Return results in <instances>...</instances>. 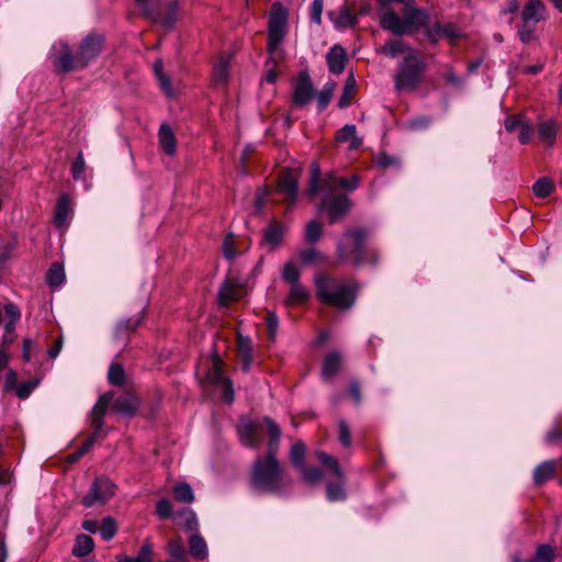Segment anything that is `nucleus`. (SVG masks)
Masks as SVG:
<instances>
[{
  "mask_svg": "<svg viewBox=\"0 0 562 562\" xmlns=\"http://www.w3.org/2000/svg\"><path fill=\"white\" fill-rule=\"evenodd\" d=\"M379 7L381 8L382 10V13L380 14V19H379V22L381 23V20L383 18V15L386 13V12H390V11H393L390 5L392 3H401L404 5V9H403V16L402 18H405L406 16V12L407 10L409 9H418L417 7H414V0H376Z\"/></svg>",
  "mask_w": 562,
  "mask_h": 562,
  "instance_id": "nucleus-38",
  "label": "nucleus"
},
{
  "mask_svg": "<svg viewBox=\"0 0 562 562\" xmlns=\"http://www.w3.org/2000/svg\"><path fill=\"white\" fill-rule=\"evenodd\" d=\"M173 495L180 503L190 504L194 501V494L188 483H178L173 486Z\"/></svg>",
  "mask_w": 562,
  "mask_h": 562,
  "instance_id": "nucleus-39",
  "label": "nucleus"
},
{
  "mask_svg": "<svg viewBox=\"0 0 562 562\" xmlns=\"http://www.w3.org/2000/svg\"><path fill=\"white\" fill-rule=\"evenodd\" d=\"M177 516L183 517V526L186 530L198 532L199 522L195 513L192 509L186 508L177 513Z\"/></svg>",
  "mask_w": 562,
  "mask_h": 562,
  "instance_id": "nucleus-44",
  "label": "nucleus"
},
{
  "mask_svg": "<svg viewBox=\"0 0 562 562\" xmlns=\"http://www.w3.org/2000/svg\"><path fill=\"white\" fill-rule=\"evenodd\" d=\"M283 237V228L279 224H272L265 233L266 241L278 245Z\"/></svg>",
  "mask_w": 562,
  "mask_h": 562,
  "instance_id": "nucleus-52",
  "label": "nucleus"
},
{
  "mask_svg": "<svg viewBox=\"0 0 562 562\" xmlns=\"http://www.w3.org/2000/svg\"><path fill=\"white\" fill-rule=\"evenodd\" d=\"M368 232L364 228L347 229L337 245V257L341 263L350 262L356 267L363 263L375 265L379 256L367 248Z\"/></svg>",
  "mask_w": 562,
  "mask_h": 562,
  "instance_id": "nucleus-4",
  "label": "nucleus"
},
{
  "mask_svg": "<svg viewBox=\"0 0 562 562\" xmlns=\"http://www.w3.org/2000/svg\"><path fill=\"white\" fill-rule=\"evenodd\" d=\"M167 562H188V557L180 539H175L167 544Z\"/></svg>",
  "mask_w": 562,
  "mask_h": 562,
  "instance_id": "nucleus-30",
  "label": "nucleus"
},
{
  "mask_svg": "<svg viewBox=\"0 0 562 562\" xmlns=\"http://www.w3.org/2000/svg\"><path fill=\"white\" fill-rule=\"evenodd\" d=\"M310 300V292L302 283L290 284L289 295L284 300L286 306L301 305Z\"/></svg>",
  "mask_w": 562,
  "mask_h": 562,
  "instance_id": "nucleus-24",
  "label": "nucleus"
},
{
  "mask_svg": "<svg viewBox=\"0 0 562 562\" xmlns=\"http://www.w3.org/2000/svg\"><path fill=\"white\" fill-rule=\"evenodd\" d=\"M341 366V355L338 351L329 352L323 362L322 373L324 378H333Z\"/></svg>",
  "mask_w": 562,
  "mask_h": 562,
  "instance_id": "nucleus-29",
  "label": "nucleus"
},
{
  "mask_svg": "<svg viewBox=\"0 0 562 562\" xmlns=\"http://www.w3.org/2000/svg\"><path fill=\"white\" fill-rule=\"evenodd\" d=\"M114 394L105 392L102 394L91 411V427L93 430L101 431L103 427V417L108 411L109 405L112 403Z\"/></svg>",
  "mask_w": 562,
  "mask_h": 562,
  "instance_id": "nucleus-17",
  "label": "nucleus"
},
{
  "mask_svg": "<svg viewBox=\"0 0 562 562\" xmlns=\"http://www.w3.org/2000/svg\"><path fill=\"white\" fill-rule=\"evenodd\" d=\"M101 431L93 430V432L88 437V439L82 443V446L78 449L79 456H85L98 440Z\"/></svg>",
  "mask_w": 562,
  "mask_h": 562,
  "instance_id": "nucleus-63",
  "label": "nucleus"
},
{
  "mask_svg": "<svg viewBox=\"0 0 562 562\" xmlns=\"http://www.w3.org/2000/svg\"><path fill=\"white\" fill-rule=\"evenodd\" d=\"M305 452L306 448L303 442L299 441L292 446L290 457L296 469H301L305 465Z\"/></svg>",
  "mask_w": 562,
  "mask_h": 562,
  "instance_id": "nucleus-43",
  "label": "nucleus"
},
{
  "mask_svg": "<svg viewBox=\"0 0 562 562\" xmlns=\"http://www.w3.org/2000/svg\"><path fill=\"white\" fill-rule=\"evenodd\" d=\"M338 432L339 442L345 448H349L351 446V431L346 420L338 422Z\"/></svg>",
  "mask_w": 562,
  "mask_h": 562,
  "instance_id": "nucleus-54",
  "label": "nucleus"
},
{
  "mask_svg": "<svg viewBox=\"0 0 562 562\" xmlns=\"http://www.w3.org/2000/svg\"><path fill=\"white\" fill-rule=\"evenodd\" d=\"M139 404V397L134 392H124L113 401V409L123 416H134Z\"/></svg>",
  "mask_w": 562,
  "mask_h": 562,
  "instance_id": "nucleus-15",
  "label": "nucleus"
},
{
  "mask_svg": "<svg viewBox=\"0 0 562 562\" xmlns=\"http://www.w3.org/2000/svg\"><path fill=\"white\" fill-rule=\"evenodd\" d=\"M86 162L80 151L71 165V175L75 180H83L86 175Z\"/></svg>",
  "mask_w": 562,
  "mask_h": 562,
  "instance_id": "nucleus-50",
  "label": "nucleus"
},
{
  "mask_svg": "<svg viewBox=\"0 0 562 562\" xmlns=\"http://www.w3.org/2000/svg\"><path fill=\"white\" fill-rule=\"evenodd\" d=\"M525 120H526V116H524V115L508 116L505 120V128H506V131L509 132V133L518 131L519 126L522 124V122Z\"/></svg>",
  "mask_w": 562,
  "mask_h": 562,
  "instance_id": "nucleus-60",
  "label": "nucleus"
},
{
  "mask_svg": "<svg viewBox=\"0 0 562 562\" xmlns=\"http://www.w3.org/2000/svg\"><path fill=\"white\" fill-rule=\"evenodd\" d=\"M360 178L352 175L350 178L338 177L335 172H327L321 178V169L316 162L312 165L308 194H322L319 210H326L330 224L340 221L351 209V201L346 194L337 193L339 189L353 191L358 188Z\"/></svg>",
  "mask_w": 562,
  "mask_h": 562,
  "instance_id": "nucleus-2",
  "label": "nucleus"
},
{
  "mask_svg": "<svg viewBox=\"0 0 562 562\" xmlns=\"http://www.w3.org/2000/svg\"><path fill=\"white\" fill-rule=\"evenodd\" d=\"M265 427L270 436L268 454L255 460L250 484L257 492L279 493L283 490L285 483L283 471L276 458L281 435L278 425L272 419L265 417L262 420L241 424L238 427V435L244 446L258 447L262 441L261 431Z\"/></svg>",
  "mask_w": 562,
  "mask_h": 562,
  "instance_id": "nucleus-1",
  "label": "nucleus"
},
{
  "mask_svg": "<svg viewBox=\"0 0 562 562\" xmlns=\"http://www.w3.org/2000/svg\"><path fill=\"white\" fill-rule=\"evenodd\" d=\"M562 464V460H547L540 463L533 471V481L537 485L547 482L554 474L557 468Z\"/></svg>",
  "mask_w": 562,
  "mask_h": 562,
  "instance_id": "nucleus-22",
  "label": "nucleus"
},
{
  "mask_svg": "<svg viewBox=\"0 0 562 562\" xmlns=\"http://www.w3.org/2000/svg\"><path fill=\"white\" fill-rule=\"evenodd\" d=\"M518 131H519V135H518L519 142L521 144H528L531 140V137L533 135V127L527 119L519 126Z\"/></svg>",
  "mask_w": 562,
  "mask_h": 562,
  "instance_id": "nucleus-57",
  "label": "nucleus"
},
{
  "mask_svg": "<svg viewBox=\"0 0 562 562\" xmlns=\"http://www.w3.org/2000/svg\"><path fill=\"white\" fill-rule=\"evenodd\" d=\"M99 531L104 540L112 539L117 531L115 520L112 517L103 518L99 527Z\"/></svg>",
  "mask_w": 562,
  "mask_h": 562,
  "instance_id": "nucleus-46",
  "label": "nucleus"
},
{
  "mask_svg": "<svg viewBox=\"0 0 562 562\" xmlns=\"http://www.w3.org/2000/svg\"><path fill=\"white\" fill-rule=\"evenodd\" d=\"M103 47V37L98 34L87 35L79 44L77 50V63L85 68L91 60L97 58Z\"/></svg>",
  "mask_w": 562,
  "mask_h": 562,
  "instance_id": "nucleus-11",
  "label": "nucleus"
},
{
  "mask_svg": "<svg viewBox=\"0 0 562 562\" xmlns=\"http://www.w3.org/2000/svg\"><path fill=\"white\" fill-rule=\"evenodd\" d=\"M299 257L304 265H312L325 260L324 255L315 248L302 250Z\"/></svg>",
  "mask_w": 562,
  "mask_h": 562,
  "instance_id": "nucleus-49",
  "label": "nucleus"
},
{
  "mask_svg": "<svg viewBox=\"0 0 562 562\" xmlns=\"http://www.w3.org/2000/svg\"><path fill=\"white\" fill-rule=\"evenodd\" d=\"M49 58L56 71L59 74L82 69L77 63V54L74 55L70 46L64 41H59L52 46Z\"/></svg>",
  "mask_w": 562,
  "mask_h": 562,
  "instance_id": "nucleus-9",
  "label": "nucleus"
},
{
  "mask_svg": "<svg viewBox=\"0 0 562 562\" xmlns=\"http://www.w3.org/2000/svg\"><path fill=\"white\" fill-rule=\"evenodd\" d=\"M430 15L425 9H409L405 18H401L395 11L386 12L381 20V27L396 36L412 35L423 30L427 40L436 43L446 36L456 38L457 31L451 25L429 24Z\"/></svg>",
  "mask_w": 562,
  "mask_h": 562,
  "instance_id": "nucleus-3",
  "label": "nucleus"
},
{
  "mask_svg": "<svg viewBox=\"0 0 562 562\" xmlns=\"http://www.w3.org/2000/svg\"><path fill=\"white\" fill-rule=\"evenodd\" d=\"M324 0H313L311 7V19L316 24H321L322 22V12H323Z\"/></svg>",
  "mask_w": 562,
  "mask_h": 562,
  "instance_id": "nucleus-61",
  "label": "nucleus"
},
{
  "mask_svg": "<svg viewBox=\"0 0 562 562\" xmlns=\"http://www.w3.org/2000/svg\"><path fill=\"white\" fill-rule=\"evenodd\" d=\"M547 19V7L542 0H528L521 10V25L518 30L519 38L527 44L536 38V25Z\"/></svg>",
  "mask_w": 562,
  "mask_h": 562,
  "instance_id": "nucleus-7",
  "label": "nucleus"
},
{
  "mask_svg": "<svg viewBox=\"0 0 562 562\" xmlns=\"http://www.w3.org/2000/svg\"><path fill=\"white\" fill-rule=\"evenodd\" d=\"M189 549L193 558L205 560L209 555L207 544L199 532H193L189 538Z\"/></svg>",
  "mask_w": 562,
  "mask_h": 562,
  "instance_id": "nucleus-27",
  "label": "nucleus"
},
{
  "mask_svg": "<svg viewBox=\"0 0 562 562\" xmlns=\"http://www.w3.org/2000/svg\"><path fill=\"white\" fill-rule=\"evenodd\" d=\"M326 60L328 65V69L331 74L339 75L345 69L346 64V52L345 49L336 45L330 48V50L326 55Z\"/></svg>",
  "mask_w": 562,
  "mask_h": 562,
  "instance_id": "nucleus-21",
  "label": "nucleus"
},
{
  "mask_svg": "<svg viewBox=\"0 0 562 562\" xmlns=\"http://www.w3.org/2000/svg\"><path fill=\"white\" fill-rule=\"evenodd\" d=\"M236 350L238 360L241 362V370L248 372L254 360V346L249 337L237 334Z\"/></svg>",
  "mask_w": 562,
  "mask_h": 562,
  "instance_id": "nucleus-18",
  "label": "nucleus"
},
{
  "mask_svg": "<svg viewBox=\"0 0 562 562\" xmlns=\"http://www.w3.org/2000/svg\"><path fill=\"white\" fill-rule=\"evenodd\" d=\"M346 480H337L336 483H328L326 485V496L330 502H340L346 499L345 491Z\"/></svg>",
  "mask_w": 562,
  "mask_h": 562,
  "instance_id": "nucleus-36",
  "label": "nucleus"
},
{
  "mask_svg": "<svg viewBox=\"0 0 562 562\" xmlns=\"http://www.w3.org/2000/svg\"><path fill=\"white\" fill-rule=\"evenodd\" d=\"M93 550V539L88 535H79L72 548V554L78 558L88 555Z\"/></svg>",
  "mask_w": 562,
  "mask_h": 562,
  "instance_id": "nucleus-31",
  "label": "nucleus"
},
{
  "mask_svg": "<svg viewBox=\"0 0 562 562\" xmlns=\"http://www.w3.org/2000/svg\"><path fill=\"white\" fill-rule=\"evenodd\" d=\"M533 193L539 198H547L553 190V183L548 178H540L532 187Z\"/></svg>",
  "mask_w": 562,
  "mask_h": 562,
  "instance_id": "nucleus-47",
  "label": "nucleus"
},
{
  "mask_svg": "<svg viewBox=\"0 0 562 562\" xmlns=\"http://www.w3.org/2000/svg\"><path fill=\"white\" fill-rule=\"evenodd\" d=\"M314 95L315 91L308 72H299L293 88V105L304 108L310 103Z\"/></svg>",
  "mask_w": 562,
  "mask_h": 562,
  "instance_id": "nucleus-13",
  "label": "nucleus"
},
{
  "mask_svg": "<svg viewBox=\"0 0 562 562\" xmlns=\"http://www.w3.org/2000/svg\"><path fill=\"white\" fill-rule=\"evenodd\" d=\"M143 312L137 313L128 318L119 321L114 328V338L116 340L126 341L130 335L135 331L143 323Z\"/></svg>",
  "mask_w": 562,
  "mask_h": 562,
  "instance_id": "nucleus-16",
  "label": "nucleus"
},
{
  "mask_svg": "<svg viewBox=\"0 0 562 562\" xmlns=\"http://www.w3.org/2000/svg\"><path fill=\"white\" fill-rule=\"evenodd\" d=\"M546 440L548 443H557L562 440V428L560 426H554L550 429L546 436Z\"/></svg>",
  "mask_w": 562,
  "mask_h": 562,
  "instance_id": "nucleus-64",
  "label": "nucleus"
},
{
  "mask_svg": "<svg viewBox=\"0 0 562 562\" xmlns=\"http://www.w3.org/2000/svg\"><path fill=\"white\" fill-rule=\"evenodd\" d=\"M222 249L225 258L232 260L236 257V243L233 234L226 235L223 240Z\"/></svg>",
  "mask_w": 562,
  "mask_h": 562,
  "instance_id": "nucleus-55",
  "label": "nucleus"
},
{
  "mask_svg": "<svg viewBox=\"0 0 562 562\" xmlns=\"http://www.w3.org/2000/svg\"><path fill=\"white\" fill-rule=\"evenodd\" d=\"M126 374L124 368L120 363H112L109 368L108 380L114 386H122L125 382Z\"/></svg>",
  "mask_w": 562,
  "mask_h": 562,
  "instance_id": "nucleus-40",
  "label": "nucleus"
},
{
  "mask_svg": "<svg viewBox=\"0 0 562 562\" xmlns=\"http://www.w3.org/2000/svg\"><path fill=\"white\" fill-rule=\"evenodd\" d=\"M356 90H357V82L355 80L353 75L350 74L348 76V78L346 79L342 94L340 95L339 101H338V106L340 109H345L350 105L351 99H352L353 94L356 93Z\"/></svg>",
  "mask_w": 562,
  "mask_h": 562,
  "instance_id": "nucleus-33",
  "label": "nucleus"
},
{
  "mask_svg": "<svg viewBox=\"0 0 562 562\" xmlns=\"http://www.w3.org/2000/svg\"><path fill=\"white\" fill-rule=\"evenodd\" d=\"M316 458L319 461V463L326 469L327 473L330 475H334L336 480H342L344 479V471L337 460V458L324 452V451H317Z\"/></svg>",
  "mask_w": 562,
  "mask_h": 562,
  "instance_id": "nucleus-23",
  "label": "nucleus"
},
{
  "mask_svg": "<svg viewBox=\"0 0 562 562\" xmlns=\"http://www.w3.org/2000/svg\"><path fill=\"white\" fill-rule=\"evenodd\" d=\"M278 194L282 195L283 201L293 205L297 196V178L290 170H283L280 173L277 187Z\"/></svg>",
  "mask_w": 562,
  "mask_h": 562,
  "instance_id": "nucleus-14",
  "label": "nucleus"
},
{
  "mask_svg": "<svg viewBox=\"0 0 562 562\" xmlns=\"http://www.w3.org/2000/svg\"><path fill=\"white\" fill-rule=\"evenodd\" d=\"M38 381L37 380H31L27 382H24L16 387V395L19 398H26L30 396L32 391L37 386Z\"/></svg>",
  "mask_w": 562,
  "mask_h": 562,
  "instance_id": "nucleus-59",
  "label": "nucleus"
},
{
  "mask_svg": "<svg viewBox=\"0 0 562 562\" xmlns=\"http://www.w3.org/2000/svg\"><path fill=\"white\" fill-rule=\"evenodd\" d=\"M115 485L106 477H97L82 498L85 507L105 504L115 493Z\"/></svg>",
  "mask_w": 562,
  "mask_h": 562,
  "instance_id": "nucleus-10",
  "label": "nucleus"
},
{
  "mask_svg": "<svg viewBox=\"0 0 562 562\" xmlns=\"http://www.w3.org/2000/svg\"><path fill=\"white\" fill-rule=\"evenodd\" d=\"M286 16L283 12H273L269 21L268 50L269 60L267 65L272 63L273 67L278 61L283 59V50L280 44L285 35Z\"/></svg>",
  "mask_w": 562,
  "mask_h": 562,
  "instance_id": "nucleus-8",
  "label": "nucleus"
},
{
  "mask_svg": "<svg viewBox=\"0 0 562 562\" xmlns=\"http://www.w3.org/2000/svg\"><path fill=\"white\" fill-rule=\"evenodd\" d=\"M533 558L539 562H552L555 559V550L550 544H541L537 548Z\"/></svg>",
  "mask_w": 562,
  "mask_h": 562,
  "instance_id": "nucleus-48",
  "label": "nucleus"
},
{
  "mask_svg": "<svg viewBox=\"0 0 562 562\" xmlns=\"http://www.w3.org/2000/svg\"><path fill=\"white\" fill-rule=\"evenodd\" d=\"M178 20V5L176 2L169 4V8L162 19V24L166 27H172Z\"/></svg>",
  "mask_w": 562,
  "mask_h": 562,
  "instance_id": "nucleus-58",
  "label": "nucleus"
},
{
  "mask_svg": "<svg viewBox=\"0 0 562 562\" xmlns=\"http://www.w3.org/2000/svg\"><path fill=\"white\" fill-rule=\"evenodd\" d=\"M322 226L318 222L312 221L306 225L305 228V239L310 244L316 243L322 235Z\"/></svg>",
  "mask_w": 562,
  "mask_h": 562,
  "instance_id": "nucleus-51",
  "label": "nucleus"
},
{
  "mask_svg": "<svg viewBox=\"0 0 562 562\" xmlns=\"http://www.w3.org/2000/svg\"><path fill=\"white\" fill-rule=\"evenodd\" d=\"M301 477L308 484H317L323 480L324 473L316 467H306L299 469Z\"/></svg>",
  "mask_w": 562,
  "mask_h": 562,
  "instance_id": "nucleus-42",
  "label": "nucleus"
},
{
  "mask_svg": "<svg viewBox=\"0 0 562 562\" xmlns=\"http://www.w3.org/2000/svg\"><path fill=\"white\" fill-rule=\"evenodd\" d=\"M159 143L167 155L176 153V137L169 125L162 124L159 128Z\"/></svg>",
  "mask_w": 562,
  "mask_h": 562,
  "instance_id": "nucleus-28",
  "label": "nucleus"
},
{
  "mask_svg": "<svg viewBox=\"0 0 562 562\" xmlns=\"http://www.w3.org/2000/svg\"><path fill=\"white\" fill-rule=\"evenodd\" d=\"M71 213L70 199L67 194L59 196L54 215V223L57 227H61Z\"/></svg>",
  "mask_w": 562,
  "mask_h": 562,
  "instance_id": "nucleus-25",
  "label": "nucleus"
},
{
  "mask_svg": "<svg viewBox=\"0 0 562 562\" xmlns=\"http://www.w3.org/2000/svg\"><path fill=\"white\" fill-rule=\"evenodd\" d=\"M47 283L50 285V286H58L60 285L64 280H65V271H64V267L58 263V262H54L48 272H47Z\"/></svg>",
  "mask_w": 562,
  "mask_h": 562,
  "instance_id": "nucleus-41",
  "label": "nucleus"
},
{
  "mask_svg": "<svg viewBox=\"0 0 562 562\" xmlns=\"http://www.w3.org/2000/svg\"><path fill=\"white\" fill-rule=\"evenodd\" d=\"M156 514L160 519H167L172 515V505L167 498L158 501L156 506Z\"/></svg>",
  "mask_w": 562,
  "mask_h": 562,
  "instance_id": "nucleus-56",
  "label": "nucleus"
},
{
  "mask_svg": "<svg viewBox=\"0 0 562 562\" xmlns=\"http://www.w3.org/2000/svg\"><path fill=\"white\" fill-rule=\"evenodd\" d=\"M378 54L395 58L401 54H417L415 49L402 40H389L376 49Z\"/></svg>",
  "mask_w": 562,
  "mask_h": 562,
  "instance_id": "nucleus-20",
  "label": "nucleus"
},
{
  "mask_svg": "<svg viewBox=\"0 0 562 562\" xmlns=\"http://www.w3.org/2000/svg\"><path fill=\"white\" fill-rule=\"evenodd\" d=\"M316 294L324 304L349 310L356 302L357 286L352 281L321 274L316 278Z\"/></svg>",
  "mask_w": 562,
  "mask_h": 562,
  "instance_id": "nucleus-5",
  "label": "nucleus"
},
{
  "mask_svg": "<svg viewBox=\"0 0 562 562\" xmlns=\"http://www.w3.org/2000/svg\"><path fill=\"white\" fill-rule=\"evenodd\" d=\"M282 277L289 284L299 283L300 270L293 262H286L283 268Z\"/></svg>",
  "mask_w": 562,
  "mask_h": 562,
  "instance_id": "nucleus-53",
  "label": "nucleus"
},
{
  "mask_svg": "<svg viewBox=\"0 0 562 562\" xmlns=\"http://www.w3.org/2000/svg\"><path fill=\"white\" fill-rule=\"evenodd\" d=\"M338 142H348L350 140V149H356L361 145V139L357 136V131L355 125H345L337 133Z\"/></svg>",
  "mask_w": 562,
  "mask_h": 562,
  "instance_id": "nucleus-32",
  "label": "nucleus"
},
{
  "mask_svg": "<svg viewBox=\"0 0 562 562\" xmlns=\"http://www.w3.org/2000/svg\"><path fill=\"white\" fill-rule=\"evenodd\" d=\"M427 64L418 54L406 55L397 65L393 76L394 88L397 92H413L423 82Z\"/></svg>",
  "mask_w": 562,
  "mask_h": 562,
  "instance_id": "nucleus-6",
  "label": "nucleus"
},
{
  "mask_svg": "<svg viewBox=\"0 0 562 562\" xmlns=\"http://www.w3.org/2000/svg\"><path fill=\"white\" fill-rule=\"evenodd\" d=\"M154 71L159 80L161 89L166 94L171 95V83L167 75L164 74V64L160 59L154 64Z\"/></svg>",
  "mask_w": 562,
  "mask_h": 562,
  "instance_id": "nucleus-45",
  "label": "nucleus"
},
{
  "mask_svg": "<svg viewBox=\"0 0 562 562\" xmlns=\"http://www.w3.org/2000/svg\"><path fill=\"white\" fill-rule=\"evenodd\" d=\"M229 59L221 57L213 70V82L215 85H225L228 79Z\"/></svg>",
  "mask_w": 562,
  "mask_h": 562,
  "instance_id": "nucleus-35",
  "label": "nucleus"
},
{
  "mask_svg": "<svg viewBox=\"0 0 562 562\" xmlns=\"http://www.w3.org/2000/svg\"><path fill=\"white\" fill-rule=\"evenodd\" d=\"M153 546L149 541H146L139 549L136 557L119 555L116 560L119 562H153Z\"/></svg>",
  "mask_w": 562,
  "mask_h": 562,
  "instance_id": "nucleus-34",
  "label": "nucleus"
},
{
  "mask_svg": "<svg viewBox=\"0 0 562 562\" xmlns=\"http://www.w3.org/2000/svg\"><path fill=\"white\" fill-rule=\"evenodd\" d=\"M245 294V289L241 284L233 279H227L218 291V303L221 305H228L231 302L241 299Z\"/></svg>",
  "mask_w": 562,
  "mask_h": 562,
  "instance_id": "nucleus-19",
  "label": "nucleus"
},
{
  "mask_svg": "<svg viewBox=\"0 0 562 562\" xmlns=\"http://www.w3.org/2000/svg\"><path fill=\"white\" fill-rule=\"evenodd\" d=\"M336 87L337 85L335 81H328L325 83L323 89L314 95L316 98L319 111H323L329 104L336 90Z\"/></svg>",
  "mask_w": 562,
  "mask_h": 562,
  "instance_id": "nucleus-37",
  "label": "nucleus"
},
{
  "mask_svg": "<svg viewBox=\"0 0 562 562\" xmlns=\"http://www.w3.org/2000/svg\"><path fill=\"white\" fill-rule=\"evenodd\" d=\"M222 364V361L216 357L213 360L212 368H210L207 371L206 379L210 383L223 389V401L227 404H231L234 401L233 382L225 376Z\"/></svg>",
  "mask_w": 562,
  "mask_h": 562,
  "instance_id": "nucleus-12",
  "label": "nucleus"
},
{
  "mask_svg": "<svg viewBox=\"0 0 562 562\" xmlns=\"http://www.w3.org/2000/svg\"><path fill=\"white\" fill-rule=\"evenodd\" d=\"M266 324L268 328V333L271 339L274 338L279 325L278 317L274 313L269 312L266 317Z\"/></svg>",
  "mask_w": 562,
  "mask_h": 562,
  "instance_id": "nucleus-62",
  "label": "nucleus"
},
{
  "mask_svg": "<svg viewBox=\"0 0 562 562\" xmlns=\"http://www.w3.org/2000/svg\"><path fill=\"white\" fill-rule=\"evenodd\" d=\"M558 123L553 120L542 121L538 127V136L547 146H552L558 133Z\"/></svg>",
  "mask_w": 562,
  "mask_h": 562,
  "instance_id": "nucleus-26",
  "label": "nucleus"
}]
</instances>
